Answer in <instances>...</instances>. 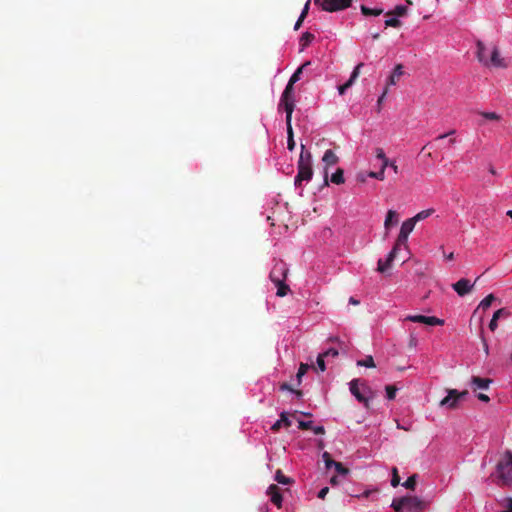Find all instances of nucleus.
<instances>
[{"mask_svg":"<svg viewBox=\"0 0 512 512\" xmlns=\"http://www.w3.org/2000/svg\"><path fill=\"white\" fill-rule=\"evenodd\" d=\"M309 64H310V62L307 61L303 65H301L299 68L296 69V71L290 77L288 84L286 85V87L282 93L278 109L283 110L286 113L287 128H292L291 117H292V113L294 111V106H295L293 85L297 81L300 80V77H301L304 67Z\"/></svg>","mask_w":512,"mask_h":512,"instance_id":"1","label":"nucleus"},{"mask_svg":"<svg viewBox=\"0 0 512 512\" xmlns=\"http://www.w3.org/2000/svg\"><path fill=\"white\" fill-rule=\"evenodd\" d=\"M313 175L311 154L305 150L304 144H301V154L298 161V173L295 177V185L300 186L302 181L311 180Z\"/></svg>","mask_w":512,"mask_h":512,"instance_id":"2","label":"nucleus"},{"mask_svg":"<svg viewBox=\"0 0 512 512\" xmlns=\"http://www.w3.org/2000/svg\"><path fill=\"white\" fill-rule=\"evenodd\" d=\"M498 484L512 487V452L506 451L497 464Z\"/></svg>","mask_w":512,"mask_h":512,"instance_id":"3","label":"nucleus"},{"mask_svg":"<svg viewBox=\"0 0 512 512\" xmlns=\"http://www.w3.org/2000/svg\"><path fill=\"white\" fill-rule=\"evenodd\" d=\"M408 251H404L403 247L396 244L394 245L393 249L390 251V253L387 256L386 261H383L382 259L378 260V267L377 270L380 273H385L388 269L391 268L392 262L394 259L398 258L401 260L402 263H404L407 259Z\"/></svg>","mask_w":512,"mask_h":512,"instance_id":"4","label":"nucleus"},{"mask_svg":"<svg viewBox=\"0 0 512 512\" xmlns=\"http://www.w3.org/2000/svg\"><path fill=\"white\" fill-rule=\"evenodd\" d=\"M353 0H314V4L327 12H335L350 7Z\"/></svg>","mask_w":512,"mask_h":512,"instance_id":"5","label":"nucleus"},{"mask_svg":"<svg viewBox=\"0 0 512 512\" xmlns=\"http://www.w3.org/2000/svg\"><path fill=\"white\" fill-rule=\"evenodd\" d=\"M416 224V216L411 217L403 222L400 233L398 235V238L396 240V244L403 247V250H407V240L410 235V233L413 231Z\"/></svg>","mask_w":512,"mask_h":512,"instance_id":"6","label":"nucleus"},{"mask_svg":"<svg viewBox=\"0 0 512 512\" xmlns=\"http://www.w3.org/2000/svg\"><path fill=\"white\" fill-rule=\"evenodd\" d=\"M479 119L476 121V124L479 126L487 125V124H496L500 126H506L508 123L503 121L501 116L495 112H482L478 114Z\"/></svg>","mask_w":512,"mask_h":512,"instance_id":"7","label":"nucleus"},{"mask_svg":"<svg viewBox=\"0 0 512 512\" xmlns=\"http://www.w3.org/2000/svg\"><path fill=\"white\" fill-rule=\"evenodd\" d=\"M486 67L494 68H506L508 66L504 58L500 56L499 49L496 45H493L490 50V56L487 58V62L483 63Z\"/></svg>","mask_w":512,"mask_h":512,"instance_id":"8","label":"nucleus"},{"mask_svg":"<svg viewBox=\"0 0 512 512\" xmlns=\"http://www.w3.org/2000/svg\"><path fill=\"white\" fill-rule=\"evenodd\" d=\"M289 269L287 268L286 263L283 261H278L273 266L270 272V280L274 282L286 281Z\"/></svg>","mask_w":512,"mask_h":512,"instance_id":"9","label":"nucleus"},{"mask_svg":"<svg viewBox=\"0 0 512 512\" xmlns=\"http://www.w3.org/2000/svg\"><path fill=\"white\" fill-rule=\"evenodd\" d=\"M439 405L449 410L460 408L461 403L456 395V389H447V395L440 401Z\"/></svg>","mask_w":512,"mask_h":512,"instance_id":"10","label":"nucleus"},{"mask_svg":"<svg viewBox=\"0 0 512 512\" xmlns=\"http://www.w3.org/2000/svg\"><path fill=\"white\" fill-rule=\"evenodd\" d=\"M403 69H404V67L402 64L396 65V67L394 68L393 72L391 73V75L389 76V78L387 80V84H386V87H385L383 93L381 94V96L378 99L379 105L382 103L383 99L385 98V96L388 92L389 86L395 85L399 81L400 77L404 74Z\"/></svg>","mask_w":512,"mask_h":512,"instance_id":"11","label":"nucleus"},{"mask_svg":"<svg viewBox=\"0 0 512 512\" xmlns=\"http://www.w3.org/2000/svg\"><path fill=\"white\" fill-rule=\"evenodd\" d=\"M338 160H339L338 156L331 149H328L325 151L323 158H322V161L325 164V167H324V185L325 186H328V168L330 166L337 164Z\"/></svg>","mask_w":512,"mask_h":512,"instance_id":"12","label":"nucleus"},{"mask_svg":"<svg viewBox=\"0 0 512 512\" xmlns=\"http://www.w3.org/2000/svg\"><path fill=\"white\" fill-rule=\"evenodd\" d=\"M475 283H471L469 279L461 278L452 284L453 290L461 297L470 293L474 288Z\"/></svg>","mask_w":512,"mask_h":512,"instance_id":"13","label":"nucleus"},{"mask_svg":"<svg viewBox=\"0 0 512 512\" xmlns=\"http://www.w3.org/2000/svg\"><path fill=\"white\" fill-rule=\"evenodd\" d=\"M364 66L363 63H359L355 68L354 70L352 71L351 75H350V78L347 82H345L343 85H340L338 87V91H339V94L340 95H343L347 89H349L353 83L356 81V79L359 77L360 75V69Z\"/></svg>","mask_w":512,"mask_h":512,"instance_id":"14","label":"nucleus"},{"mask_svg":"<svg viewBox=\"0 0 512 512\" xmlns=\"http://www.w3.org/2000/svg\"><path fill=\"white\" fill-rule=\"evenodd\" d=\"M415 505L416 500L413 497H401L394 499L391 506L396 512H400L405 507H413Z\"/></svg>","mask_w":512,"mask_h":512,"instance_id":"15","label":"nucleus"},{"mask_svg":"<svg viewBox=\"0 0 512 512\" xmlns=\"http://www.w3.org/2000/svg\"><path fill=\"white\" fill-rule=\"evenodd\" d=\"M358 382V379H354L350 382V392L352 393V395L355 396V398L359 402L363 403L366 407H368V398L365 397V395L360 391Z\"/></svg>","mask_w":512,"mask_h":512,"instance_id":"16","label":"nucleus"},{"mask_svg":"<svg viewBox=\"0 0 512 512\" xmlns=\"http://www.w3.org/2000/svg\"><path fill=\"white\" fill-rule=\"evenodd\" d=\"M267 493L270 495L271 502L280 508L282 505V495L280 493L279 487L275 484H272L268 487Z\"/></svg>","mask_w":512,"mask_h":512,"instance_id":"17","label":"nucleus"},{"mask_svg":"<svg viewBox=\"0 0 512 512\" xmlns=\"http://www.w3.org/2000/svg\"><path fill=\"white\" fill-rule=\"evenodd\" d=\"M509 311L505 308H500L498 309L494 314H493V317L492 319L490 320V323H489V329L494 332L497 327H498V322H499V318L501 317H508L509 316Z\"/></svg>","mask_w":512,"mask_h":512,"instance_id":"18","label":"nucleus"},{"mask_svg":"<svg viewBox=\"0 0 512 512\" xmlns=\"http://www.w3.org/2000/svg\"><path fill=\"white\" fill-rule=\"evenodd\" d=\"M418 323L425 324L428 326H443L445 321L435 316H424L418 314Z\"/></svg>","mask_w":512,"mask_h":512,"instance_id":"19","label":"nucleus"},{"mask_svg":"<svg viewBox=\"0 0 512 512\" xmlns=\"http://www.w3.org/2000/svg\"><path fill=\"white\" fill-rule=\"evenodd\" d=\"M476 48H477V51H476V57L478 59V61L480 63H486L487 62V58H488V54H487V47L485 46V44L481 41V40H478L476 42Z\"/></svg>","mask_w":512,"mask_h":512,"instance_id":"20","label":"nucleus"},{"mask_svg":"<svg viewBox=\"0 0 512 512\" xmlns=\"http://www.w3.org/2000/svg\"><path fill=\"white\" fill-rule=\"evenodd\" d=\"M397 223H398V215H397L396 211L389 210L387 212L386 219H385V222H384V227H385V230H386V234L388 233L390 228L393 225L397 224Z\"/></svg>","mask_w":512,"mask_h":512,"instance_id":"21","label":"nucleus"},{"mask_svg":"<svg viewBox=\"0 0 512 512\" xmlns=\"http://www.w3.org/2000/svg\"><path fill=\"white\" fill-rule=\"evenodd\" d=\"M284 425L285 427H290L291 426V421L289 420V418L287 417V413L286 412H282L280 414V419L277 420L271 427V430L274 431V432H277L279 431V429L281 428V426Z\"/></svg>","mask_w":512,"mask_h":512,"instance_id":"22","label":"nucleus"},{"mask_svg":"<svg viewBox=\"0 0 512 512\" xmlns=\"http://www.w3.org/2000/svg\"><path fill=\"white\" fill-rule=\"evenodd\" d=\"M491 382H492L491 379L481 378L479 376H473L471 378V384L474 385L475 388H479V389H487Z\"/></svg>","mask_w":512,"mask_h":512,"instance_id":"23","label":"nucleus"},{"mask_svg":"<svg viewBox=\"0 0 512 512\" xmlns=\"http://www.w3.org/2000/svg\"><path fill=\"white\" fill-rule=\"evenodd\" d=\"M274 285L277 287L276 295L278 297H284L290 291L289 286L285 283V281L274 282Z\"/></svg>","mask_w":512,"mask_h":512,"instance_id":"24","label":"nucleus"},{"mask_svg":"<svg viewBox=\"0 0 512 512\" xmlns=\"http://www.w3.org/2000/svg\"><path fill=\"white\" fill-rule=\"evenodd\" d=\"M331 182L337 185L343 184L345 182L344 179V171L341 168H338L330 178Z\"/></svg>","mask_w":512,"mask_h":512,"instance_id":"25","label":"nucleus"},{"mask_svg":"<svg viewBox=\"0 0 512 512\" xmlns=\"http://www.w3.org/2000/svg\"><path fill=\"white\" fill-rule=\"evenodd\" d=\"M361 12L365 16H379L383 13V9L379 8H369L365 5H361Z\"/></svg>","mask_w":512,"mask_h":512,"instance_id":"26","label":"nucleus"},{"mask_svg":"<svg viewBox=\"0 0 512 512\" xmlns=\"http://www.w3.org/2000/svg\"><path fill=\"white\" fill-rule=\"evenodd\" d=\"M314 38L315 36L310 32L303 33L299 41L301 48H306L314 40Z\"/></svg>","mask_w":512,"mask_h":512,"instance_id":"27","label":"nucleus"},{"mask_svg":"<svg viewBox=\"0 0 512 512\" xmlns=\"http://www.w3.org/2000/svg\"><path fill=\"white\" fill-rule=\"evenodd\" d=\"M275 480L279 484H283V485H288V484L292 483V479L285 476L281 470L276 471Z\"/></svg>","mask_w":512,"mask_h":512,"instance_id":"28","label":"nucleus"},{"mask_svg":"<svg viewBox=\"0 0 512 512\" xmlns=\"http://www.w3.org/2000/svg\"><path fill=\"white\" fill-rule=\"evenodd\" d=\"M495 300V297L493 294H489L487 295L481 302L480 304L478 305V308L477 309H487L491 306L492 302Z\"/></svg>","mask_w":512,"mask_h":512,"instance_id":"29","label":"nucleus"},{"mask_svg":"<svg viewBox=\"0 0 512 512\" xmlns=\"http://www.w3.org/2000/svg\"><path fill=\"white\" fill-rule=\"evenodd\" d=\"M406 12H407V7L406 6L398 5V6L395 7V9L393 11H390V12L386 13V15L387 16L394 15L396 17H400V16L405 15Z\"/></svg>","mask_w":512,"mask_h":512,"instance_id":"30","label":"nucleus"},{"mask_svg":"<svg viewBox=\"0 0 512 512\" xmlns=\"http://www.w3.org/2000/svg\"><path fill=\"white\" fill-rule=\"evenodd\" d=\"M310 367L311 366L309 364H305V363L300 364V367H299L297 375H296L298 384L301 383L302 377L306 374V372L309 370Z\"/></svg>","mask_w":512,"mask_h":512,"instance_id":"31","label":"nucleus"},{"mask_svg":"<svg viewBox=\"0 0 512 512\" xmlns=\"http://www.w3.org/2000/svg\"><path fill=\"white\" fill-rule=\"evenodd\" d=\"M357 365L358 366H364V367H368V368H373L375 367V363H374V359L372 356H366L365 359H362V360H358L357 361Z\"/></svg>","mask_w":512,"mask_h":512,"instance_id":"32","label":"nucleus"},{"mask_svg":"<svg viewBox=\"0 0 512 512\" xmlns=\"http://www.w3.org/2000/svg\"><path fill=\"white\" fill-rule=\"evenodd\" d=\"M376 157L381 161L383 168H386L388 165V159L385 157V153L382 148L376 149Z\"/></svg>","mask_w":512,"mask_h":512,"instance_id":"33","label":"nucleus"},{"mask_svg":"<svg viewBox=\"0 0 512 512\" xmlns=\"http://www.w3.org/2000/svg\"><path fill=\"white\" fill-rule=\"evenodd\" d=\"M403 486L407 489L414 490L416 486V474L409 476L408 479L403 483Z\"/></svg>","mask_w":512,"mask_h":512,"instance_id":"34","label":"nucleus"},{"mask_svg":"<svg viewBox=\"0 0 512 512\" xmlns=\"http://www.w3.org/2000/svg\"><path fill=\"white\" fill-rule=\"evenodd\" d=\"M400 484V476L398 474V469L396 467L392 468V478L391 485L393 487H397Z\"/></svg>","mask_w":512,"mask_h":512,"instance_id":"35","label":"nucleus"},{"mask_svg":"<svg viewBox=\"0 0 512 512\" xmlns=\"http://www.w3.org/2000/svg\"><path fill=\"white\" fill-rule=\"evenodd\" d=\"M434 212L435 210L433 208L418 212V222L430 217Z\"/></svg>","mask_w":512,"mask_h":512,"instance_id":"36","label":"nucleus"},{"mask_svg":"<svg viewBox=\"0 0 512 512\" xmlns=\"http://www.w3.org/2000/svg\"><path fill=\"white\" fill-rule=\"evenodd\" d=\"M397 388L393 385L386 386V396L389 400H393L396 396Z\"/></svg>","mask_w":512,"mask_h":512,"instance_id":"37","label":"nucleus"},{"mask_svg":"<svg viewBox=\"0 0 512 512\" xmlns=\"http://www.w3.org/2000/svg\"><path fill=\"white\" fill-rule=\"evenodd\" d=\"M334 468L340 475H347L349 473V470L341 462L334 463Z\"/></svg>","mask_w":512,"mask_h":512,"instance_id":"38","label":"nucleus"},{"mask_svg":"<svg viewBox=\"0 0 512 512\" xmlns=\"http://www.w3.org/2000/svg\"><path fill=\"white\" fill-rule=\"evenodd\" d=\"M401 25V21L396 17L389 18L385 20V27H399Z\"/></svg>","mask_w":512,"mask_h":512,"instance_id":"39","label":"nucleus"},{"mask_svg":"<svg viewBox=\"0 0 512 512\" xmlns=\"http://www.w3.org/2000/svg\"><path fill=\"white\" fill-rule=\"evenodd\" d=\"M288 137H287V148L292 151L295 148V141L293 138V130H287Z\"/></svg>","mask_w":512,"mask_h":512,"instance_id":"40","label":"nucleus"},{"mask_svg":"<svg viewBox=\"0 0 512 512\" xmlns=\"http://www.w3.org/2000/svg\"><path fill=\"white\" fill-rule=\"evenodd\" d=\"M431 500L418 499V512H423L429 507Z\"/></svg>","mask_w":512,"mask_h":512,"instance_id":"41","label":"nucleus"},{"mask_svg":"<svg viewBox=\"0 0 512 512\" xmlns=\"http://www.w3.org/2000/svg\"><path fill=\"white\" fill-rule=\"evenodd\" d=\"M280 389L281 390H288V391H291V392H294L298 397H301L303 395L302 391L301 390H294L292 389V387L287 384V383H282L281 386H280Z\"/></svg>","mask_w":512,"mask_h":512,"instance_id":"42","label":"nucleus"},{"mask_svg":"<svg viewBox=\"0 0 512 512\" xmlns=\"http://www.w3.org/2000/svg\"><path fill=\"white\" fill-rule=\"evenodd\" d=\"M324 358L325 357L322 354H319L317 357V366H318L319 370L322 372H324L326 370Z\"/></svg>","mask_w":512,"mask_h":512,"instance_id":"43","label":"nucleus"},{"mask_svg":"<svg viewBox=\"0 0 512 512\" xmlns=\"http://www.w3.org/2000/svg\"><path fill=\"white\" fill-rule=\"evenodd\" d=\"M456 395L459 399V402L461 403L466 400L467 396L469 395V392H468V390H463V391L456 390Z\"/></svg>","mask_w":512,"mask_h":512,"instance_id":"44","label":"nucleus"},{"mask_svg":"<svg viewBox=\"0 0 512 512\" xmlns=\"http://www.w3.org/2000/svg\"><path fill=\"white\" fill-rule=\"evenodd\" d=\"M298 428L301 430H308L312 428V422L311 421H299Z\"/></svg>","mask_w":512,"mask_h":512,"instance_id":"45","label":"nucleus"},{"mask_svg":"<svg viewBox=\"0 0 512 512\" xmlns=\"http://www.w3.org/2000/svg\"><path fill=\"white\" fill-rule=\"evenodd\" d=\"M322 355H324V357H329V356H332V357H336L338 356L339 354V351L335 348H330L328 350H326L324 353H321Z\"/></svg>","mask_w":512,"mask_h":512,"instance_id":"46","label":"nucleus"},{"mask_svg":"<svg viewBox=\"0 0 512 512\" xmlns=\"http://www.w3.org/2000/svg\"><path fill=\"white\" fill-rule=\"evenodd\" d=\"M310 1H311V0H308V1L305 3V5H304V7H303V9H302V12H301V14H300V16H299V17H301L302 19H305V18H306V16L308 15L309 7H310Z\"/></svg>","mask_w":512,"mask_h":512,"instance_id":"47","label":"nucleus"},{"mask_svg":"<svg viewBox=\"0 0 512 512\" xmlns=\"http://www.w3.org/2000/svg\"><path fill=\"white\" fill-rule=\"evenodd\" d=\"M480 337H481V340H482V344H483V349H484V352L486 355L489 354V347H488V343L483 335V329H481V333H480Z\"/></svg>","mask_w":512,"mask_h":512,"instance_id":"48","label":"nucleus"},{"mask_svg":"<svg viewBox=\"0 0 512 512\" xmlns=\"http://www.w3.org/2000/svg\"><path fill=\"white\" fill-rule=\"evenodd\" d=\"M313 429V432L316 434V435H323L325 433V429L323 426H316Z\"/></svg>","mask_w":512,"mask_h":512,"instance_id":"49","label":"nucleus"},{"mask_svg":"<svg viewBox=\"0 0 512 512\" xmlns=\"http://www.w3.org/2000/svg\"><path fill=\"white\" fill-rule=\"evenodd\" d=\"M328 492H329V488H328V487H324V488H322V489L319 491V493H318V497H319L320 499H324V498L326 497V495H327V493H328Z\"/></svg>","mask_w":512,"mask_h":512,"instance_id":"50","label":"nucleus"},{"mask_svg":"<svg viewBox=\"0 0 512 512\" xmlns=\"http://www.w3.org/2000/svg\"><path fill=\"white\" fill-rule=\"evenodd\" d=\"M477 398L482 402H489L490 400L489 396L484 393L477 394Z\"/></svg>","mask_w":512,"mask_h":512,"instance_id":"51","label":"nucleus"},{"mask_svg":"<svg viewBox=\"0 0 512 512\" xmlns=\"http://www.w3.org/2000/svg\"><path fill=\"white\" fill-rule=\"evenodd\" d=\"M384 170L383 165H381V169L379 172H376V179L382 180L384 178Z\"/></svg>","mask_w":512,"mask_h":512,"instance_id":"52","label":"nucleus"},{"mask_svg":"<svg viewBox=\"0 0 512 512\" xmlns=\"http://www.w3.org/2000/svg\"><path fill=\"white\" fill-rule=\"evenodd\" d=\"M503 512H512V498L507 500L506 510Z\"/></svg>","mask_w":512,"mask_h":512,"instance_id":"53","label":"nucleus"},{"mask_svg":"<svg viewBox=\"0 0 512 512\" xmlns=\"http://www.w3.org/2000/svg\"><path fill=\"white\" fill-rule=\"evenodd\" d=\"M303 21H304V19L299 17L298 20L296 21L295 25H294V30H298L301 27Z\"/></svg>","mask_w":512,"mask_h":512,"instance_id":"54","label":"nucleus"},{"mask_svg":"<svg viewBox=\"0 0 512 512\" xmlns=\"http://www.w3.org/2000/svg\"><path fill=\"white\" fill-rule=\"evenodd\" d=\"M334 463H336V461H334L332 458L325 461V466L327 469L331 468L332 466H334Z\"/></svg>","mask_w":512,"mask_h":512,"instance_id":"55","label":"nucleus"},{"mask_svg":"<svg viewBox=\"0 0 512 512\" xmlns=\"http://www.w3.org/2000/svg\"><path fill=\"white\" fill-rule=\"evenodd\" d=\"M322 458H323V460L325 462V461L331 459V455L328 452H324L323 455H322Z\"/></svg>","mask_w":512,"mask_h":512,"instance_id":"56","label":"nucleus"},{"mask_svg":"<svg viewBox=\"0 0 512 512\" xmlns=\"http://www.w3.org/2000/svg\"><path fill=\"white\" fill-rule=\"evenodd\" d=\"M349 303L353 304V305H358L359 304V301L356 300L354 297H350L349 299Z\"/></svg>","mask_w":512,"mask_h":512,"instance_id":"57","label":"nucleus"},{"mask_svg":"<svg viewBox=\"0 0 512 512\" xmlns=\"http://www.w3.org/2000/svg\"><path fill=\"white\" fill-rule=\"evenodd\" d=\"M329 341H332V342H333V341H337V342H339V344H340V348H341V349H343V348H342V346H344V343H343V342H341V341H339L337 338H332V337H331V338H329Z\"/></svg>","mask_w":512,"mask_h":512,"instance_id":"58","label":"nucleus"},{"mask_svg":"<svg viewBox=\"0 0 512 512\" xmlns=\"http://www.w3.org/2000/svg\"><path fill=\"white\" fill-rule=\"evenodd\" d=\"M445 258L447 260H453L454 259V253L453 252L449 253L448 255L445 256Z\"/></svg>","mask_w":512,"mask_h":512,"instance_id":"59","label":"nucleus"},{"mask_svg":"<svg viewBox=\"0 0 512 512\" xmlns=\"http://www.w3.org/2000/svg\"><path fill=\"white\" fill-rule=\"evenodd\" d=\"M407 320L412 321V322H416V315L408 316Z\"/></svg>","mask_w":512,"mask_h":512,"instance_id":"60","label":"nucleus"},{"mask_svg":"<svg viewBox=\"0 0 512 512\" xmlns=\"http://www.w3.org/2000/svg\"><path fill=\"white\" fill-rule=\"evenodd\" d=\"M330 482H331L332 484H336V483H337V477H336V476H333V477L331 478Z\"/></svg>","mask_w":512,"mask_h":512,"instance_id":"61","label":"nucleus"},{"mask_svg":"<svg viewBox=\"0 0 512 512\" xmlns=\"http://www.w3.org/2000/svg\"><path fill=\"white\" fill-rule=\"evenodd\" d=\"M453 132H454V130L452 132L448 133V134L440 136L439 139H444V138L450 136Z\"/></svg>","mask_w":512,"mask_h":512,"instance_id":"62","label":"nucleus"},{"mask_svg":"<svg viewBox=\"0 0 512 512\" xmlns=\"http://www.w3.org/2000/svg\"><path fill=\"white\" fill-rule=\"evenodd\" d=\"M372 37L374 40H377V39H379L380 35H379V33H375L372 35Z\"/></svg>","mask_w":512,"mask_h":512,"instance_id":"63","label":"nucleus"},{"mask_svg":"<svg viewBox=\"0 0 512 512\" xmlns=\"http://www.w3.org/2000/svg\"><path fill=\"white\" fill-rule=\"evenodd\" d=\"M506 215L512 219V210H508L506 212Z\"/></svg>","mask_w":512,"mask_h":512,"instance_id":"64","label":"nucleus"}]
</instances>
